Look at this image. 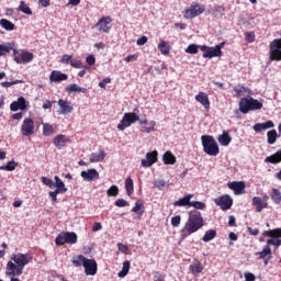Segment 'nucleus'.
Segmentation results:
<instances>
[{
    "instance_id": "9",
    "label": "nucleus",
    "mask_w": 281,
    "mask_h": 281,
    "mask_svg": "<svg viewBox=\"0 0 281 281\" xmlns=\"http://www.w3.org/2000/svg\"><path fill=\"white\" fill-rule=\"evenodd\" d=\"M139 122V116L133 112L125 113L121 120V124L117 125L119 131H126L132 124Z\"/></svg>"
},
{
    "instance_id": "12",
    "label": "nucleus",
    "mask_w": 281,
    "mask_h": 281,
    "mask_svg": "<svg viewBox=\"0 0 281 281\" xmlns=\"http://www.w3.org/2000/svg\"><path fill=\"white\" fill-rule=\"evenodd\" d=\"M258 260H263L265 267L269 265V261L273 258V254L271 252V246L266 245L262 251L255 252Z\"/></svg>"
},
{
    "instance_id": "16",
    "label": "nucleus",
    "mask_w": 281,
    "mask_h": 281,
    "mask_svg": "<svg viewBox=\"0 0 281 281\" xmlns=\"http://www.w3.org/2000/svg\"><path fill=\"white\" fill-rule=\"evenodd\" d=\"M83 269L86 276H95L98 273V262L95 259H86V262L83 263Z\"/></svg>"
},
{
    "instance_id": "43",
    "label": "nucleus",
    "mask_w": 281,
    "mask_h": 281,
    "mask_svg": "<svg viewBox=\"0 0 281 281\" xmlns=\"http://www.w3.org/2000/svg\"><path fill=\"white\" fill-rule=\"evenodd\" d=\"M49 135H54V125H52L49 123H44L43 124V136L49 137Z\"/></svg>"
},
{
    "instance_id": "40",
    "label": "nucleus",
    "mask_w": 281,
    "mask_h": 281,
    "mask_svg": "<svg viewBox=\"0 0 281 281\" xmlns=\"http://www.w3.org/2000/svg\"><path fill=\"white\" fill-rule=\"evenodd\" d=\"M273 203H276V205H280L281 204V192L279 189H272V193L270 194Z\"/></svg>"
},
{
    "instance_id": "58",
    "label": "nucleus",
    "mask_w": 281,
    "mask_h": 281,
    "mask_svg": "<svg viewBox=\"0 0 281 281\" xmlns=\"http://www.w3.org/2000/svg\"><path fill=\"white\" fill-rule=\"evenodd\" d=\"M114 205H116V207H126L128 205V201L124 199H117Z\"/></svg>"
},
{
    "instance_id": "6",
    "label": "nucleus",
    "mask_w": 281,
    "mask_h": 281,
    "mask_svg": "<svg viewBox=\"0 0 281 281\" xmlns=\"http://www.w3.org/2000/svg\"><path fill=\"white\" fill-rule=\"evenodd\" d=\"M77 243L78 235L74 232L60 233L55 239V244L58 245L59 247L66 244L76 245Z\"/></svg>"
},
{
    "instance_id": "60",
    "label": "nucleus",
    "mask_w": 281,
    "mask_h": 281,
    "mask_svg": "<svg viewBox=\"0 0 281 281\" xmlns=\"http://www.w3.org/2000/svg\"><path fill=\"white\" fill-rule=\"evenodd\" d=\"M86 63H87V65H89V67H93V65H95V56L89 55L86 58Z\"/></svg>"
},
{
    "instance_id": "23",
    "label": "nucleus",
    "mask_w": 281,
    "mask_h": 281,
    "mask_svg": "<svg viewBox=\"0 0 281 281\" xmlns=\"http://www.w3.org/2000/svg\"><path fill=\"white\" fill-rule=\"evenodd\" d=\"M273 126H276L273 121H267L265 123L255 124L252 126V130L255 131V133H262V131H267L268 128H273Z\"/></svg>"
},
{
    "instance_id": "10",
    "label": "nucleus",
    "mask_w": 281,
    "mask_h": 281,
    "mask_svg": "<svg viewBox=\"0 0 281 281\" xmlns=\"http://www.w3.org/2000/svg\"><path fill=\"white\" fill-rule=\"evenodd\" d=\"M214 203L225 212L227 210H232V205H234V199L231 198L229 194H224L215 198Z\"/></svg>"
},
{
    "instance_id": "56",
    "label": "nucleus",
    "mask_w": 281,
    "mask_h": 281,
    "mask_svg": "<svg viewBox=\"0 0 281 281\" xmlns=\"http://www.w3.org/2000/svg\"><path fill=\"white\" fill-rule=\"evenodd\" d=\"M172 227H179L181 225V215H176L171 217Z\"/></svg>"
},
{
    "instance_id": "51",
    "label": "nucleus",
    "mask_w": 281,
    "mask_h": 281,
    "mask_svg": "<svg viewBox=\"0 0 281 281\" xmlns=\"http://www.w3.org/2000/svg\"><path fill=\"white\" fill-rule=\"evenodd\" d=\"M108 196H117L120 194V188L117 186H112L106 191Z\"/></svg>"
},
{
    "instance_id": "64",
    "label": "nucleus",
    "mask_w": 281,
    "mask_h": 281,
    "mask_svg": "<svg viewBox=\"0 0 281 281\" xmlns=\"http://www.w3.org/2000/svg\"><path fill=\"white\" fill-rule=\"evenodd\" d=\"M146 43H148V37H146V36L143 35L142 37H139V38L137 40L136 45L142 46V45H146Z\"/></svg>"
},
{
    "instance_id": "32",
    "label": "nucleus",
    "mask_w": 281,
    "mask_h": 281,
    "mask_svg": "<svg viewBox=\"0 0 281 281\" xmlns=\"http://www.w3.org/2000/svg\"><path fill=\"white\" fill-rule=\"evenodd\" d=\"M14 52V44L7 43L0 45V56H5V54H10V52Z\"/></svg>"
},
{
    "instance_id": "15",
    "label": "nucleus",
    "mask_w": 281,
    "mask_h": 281,
    "mask_svg": "<svg viewBox=\"0 0 281 281\" xmlns=\"http://www.w3.org/2000/svg\"><path fill=\"white\" fill-rule=\"evenodd\" d=\"M111 23H113V19H111V16H103L95 24V27H99V32L109 34V32H111Z\"/></svg>"
},
{
    "instance_id": "2",
    "label": "nucleus",
    "mask_w": 281,
    "mask_h": 281,
    "mask_svg": "<svg viewBox=\"0 0 281 281\" xmlns=\"http://www.w3.org/2000/svg\"><path fill=\"white\" fill-rule=\"evenodd\" d=\"M203 227V216L201 212L194 210L189 213V218L186 222L184 226L180 231V236L182 239L188 238V236H192V234H196L199 229Z\"/></svg>"
},
{
    "instance_id": "36",
    "label": "nucleus",
    "mask_w": 281,
    "mask_h": 281,
    "mask_svg": "<svg viewBox=\"0 0 281 281\" xmlns=\"http://www.w3.org/2000/svg\"><path fill=\"white\" fill-rule=\"evenodd\" d=\"M158 49L164 56H168L170 54V45H168V42L161 41L158 44Z\"/></svg>"
},
{
    "instance_id": "57",
    "label": "nucleus",
    "mask_w": 281,
    "mask_h": 281,
    "mask_svg": "<svg viewBox=\"0 0 281 281\" xmlns=\"http://www.w3.org/2000/svg\"><path fill=\"white\" fill-rule=\"evenodd\" d=\"M245 41L247 43H254V41H256V34L254 32H247L245 34Z\"/></svg>"
},
{
    "instance_id": "4",
    "label": "nucleus",
    "mask_w": 281,
    "mask_h": 281,
    "mask_svg": "<svg viewBox=\"0 0 281 281\" xmlns=\"http://www.w3.org/2000/svg\"><path fill=\"white\" fill-rule=\"evenodd\" d=\"M201 142L203 146V151L206 155H210V157H216V155L221 153V149L218 148V143H216L214 136L202 135Z\"/></svg>"
},
{
    "instance_id": "1",
    "label": "nucleus",
    "mask_w": 281,
    "mask_h": 281,
    "mask_svg": "<svg viewBox=\"0 0 281 281\" xmlns=\"http://www.w3.org/2000/svg\"><path fill=\"white\" fill-rule=\"evenodd\" d=\"M12 261L7 262L5 274L7 276H23V270L32 261L30 254H15L11 256Z\"/></svg>"
},
{
    "instance_id": "19",
    "label": "nucleus",
    "mask_w": 281,
    "mask_h": 281,
    "mask_svg": "<svg viewBox=\"0 0 281 281\" xmlns=\"http://www.w3.org/2000/svg\"><path fill=\"white\" fill-rule=\"evenodd\" d=\"M229 190H233L234 194L239 195L245 192V182L243 181H233L227 183Z\"/></svg>"
},
{
    "instance_id": "22",
    "label": "nucleus",
    "mask_w": 281,
    "mask_h": 281,
    "mask_svg": "<svg viewBox=\"0 0 281 281\" xmlns=\"http://www.w3.org/2000/svg\"><path fill=\"white\" fill-rule=\"evenodd\" d=\"M252 205L256 207V212H262V210H267V207H269V203L263 202L260 196L252 198Z\"/></svg>"
},
{
    "instance_id": "29",
    "label": "nucleus",
    "mask_w": 281,
    "mask_h": 281,
    "mask_svg": "<svg viewBox=\"0 0 281 281\" xmlns=\"http://www.w3.org/2000/svg\"><path fill=\"white\" fill-rule=\"evenodd\" d=\"M281 161V149L278 150L276 154H272L271 156L266 157L265 162L266 164H280Z\"/></svg>"
},
{
    "instance_id": "61",
    "label": "nucleus",
    "mask_w": 281,
    "mask_h": 281,
    "mask_svg": "<svg viewBox=\"0 0 281 281\" xmlns=\"http://www.w3.org/2000/svg\"><path fill=\"white\" fill-rule=\"evenodd\" d=\"M108 85H111V78H104L101 82H99V87L101 89H106Z\"/></svg>"
},
{
    "instance_id": "31",
    "label": "nucleus",
    "mask_w": 281,
    "mask_h": 281,
    "mask_svg": "<svg viewBox=\"0 0 281 281\" xmlns=\"http://www.w3.org/2000/svg\"><path fill=\"white\" fill-rule=\"evenodd\" d=\"M87 257L85 255H79L72 258L71 262L74 267H85V263L87 262Z\"/></svg>"
},
{
    "instance_id": "41",
    "label": "nucleus",
    "mask_w": 281,
    "mask_h": 281,
    "mask_svg": "<svg viewBox=\"0 0 281 281\" xmlns=\"http://www.w3.org/2000/svg\"><path fill=\"white\" fill-rule=\"evenodd\" d=\"M214 238H216V231L210 229L205 232L204 236L202 237V240L204 243H210V240H214Z\"/></svg>"
},
{
    "instance_id": "39",
    "label": "nucleus",
    "mask_w": 281,
    "mask_h": 281,
    "mask_svg": "<svg viewBox=\"0 0 281 281\" xmlns=\"http://www.w3.org/2000/svg\"><path fill=\"white\" fill-rule=\"evenodd\" d=\"M131 270V261H124L122 270L119 272V278H126L128 271Z\"/></svg>"
},
{
    "instance_id": "25",
    "label": "nucleus",
    "mask_w": 281,
    "mask_h": 281,
    "mask_svg": "<svg viewBox=\"0 0 281 281\" xmlns=\"http://www.w3.org/2000/svg\"><path fill=\"white\" fill-rule=\"evenodd\" d=\"M195 101L202 104L204 109H210V98L207 97V93L199 92V94L195 95Z\"/></svg>"
},
{
    "instance_id": "53",
    "label": "nucleus",
    "mask_w": 281,
    "mask_h": 281,
    "mask_svg": "<svg viewBox=\"0 0 281 281\" xmlns=\"http://www.w3.org/2000/svg\"><path fill=\"white\" fill-rule=\"evenodd\" d=\"M42 181H43L44 186H47V188H50V190H54V188H56L54 180H52L50 178L43 177Z\"/></svg>"
},
{
    "instance_id": "54",
    "label": "nucleus",
    "mask_w": 281,
    "mask_h": 281,
    "mask_svg": "<svg viewBox=\"0 0 281 281\" xmlns=\"http://www.w3.org/2000/svg\"><path fill=\"white\" fill-rule=\"evenodd\" d=\"M190 207H194V210H205L206 205L203 202L191 201Z\"/></svg>"
},
{
    "instance_id": "20",
    "label": "nucleus",
    "mask_w": 281,
    "mask_h": 281,
    "mask_svg": "<svg viewBox=\"0 0 281 281\" xmlns=\"http://www.w3.org/2000/svg\"><path fill=\"white\" fill-rule=\"evenodd\" d=\"M157 155H158L157 150L147 153L146 159L142 160L143 168H150V166H153V164L157 161Z\"/></svg>"
},
{
    "instance_id": "44",
    "label": "nucleus",
    "mask_w": 281,
    "mask_h": 281,
    "mask_svg": "<svg viewBox=\"0 0 281 281\" xmlns=\"http://www.w3.org/2000/svg\"><path fill=\"white\" fill-rule=\"evenodd\" d=\"M268 144L273 145L278 139V132L276 130H271L267 132Z\"/></svg>"
},
{
    "instance_id": "17",
    "label": "nucleus",
    "mask_w": 281,
    "mask_h": 281,
    "mask_svg": "<svg viewBox=\"0 0 281 281\" xmlns=\"http://www.w3.org/2000/svg\"><path fill=\"white\" fill-rule=\"evenodd\" d=\"M80 177L83 179V181H98L100 179V172H98L97 169H88V170H82L80 172Z\"/></svg>"
},
{
    "instance_id": "30",
    "label": "nucleus",
    "mask_w": 281,
    "mask_h": 281,
    "mask_svg": "<svg viewBox=\"0 0 281 281\" xmlns=\"http://www.w3.org/2000/svg\"><path fill=\"white\" fill-rule=\"evenodd\" d=\"M104 157H106V154L104 150H100L90 155V161L91 164H98V161H103Z\"/></svg>"
},
{
    "instance_id": "49",
    "label": "nucleus",
    "mask_w": 281,
    "mask_h": 281,
    "mask_svg": "<svg viewBox=\"0 0 281 281\" xmlns=\"http://www.w3.org/2000/svg\"><path fill=\"white\" fill-rule=\"evenodd\" d=\"M19 10L20 12H23V14L32 15V9H30L24 1H21Z\"/></svg>"
},
{
    "instance_id": "21",
    "label": "nucleus",
    "mask_w": 281,
    "mask_h": 281,
    "mask_svg": "<svg viewBox=\"0 0 281 281\" xmlns=\"http://www.w3.org/2000/svg\"><path fill=\"white\" fill-rule=\"evenodd\" d=\"M68 78L69 76L67 74H63L60 70H53L49 75L50 82H65Z\"/></svg>"
},
{
    "instance_id": "13",
    "label": "nucleus",
    "mask_w": 281,
    "mask_h": 281,
    "mask_svg": "<svg viewBox=\"0 0 281 281\" xmlns=\"http://www.w3.org/2000/svg\"><path fill=\"white\" fill-rule=\"evenodd\" d=\"M57 104L59 106V115H69V113H74V104L71 101L59 99Z\"/></svg>"
},
{
    "instance_id": "18",
    "label": "nucleus",
    "mask_w": 281,
    "mask_h": 281,
    "mask_svg": "<svg viewBox=\"0 0 281 281\" xmlns=\"http://www.w3.org/2000/svg\"><path fill=\"white\" fill-rule=\"evenodd\" d=\"M27 109V101L23 97H19L16 101L10 104V111H25Z\"/></svg>"
},
{
    "instance_id": "55",
    "label": "nucleus",
    "mask_w": 281,
    "mask_h": 281,
    "mask_svg": "<svg viewBox=\"0 0 281 281\" xmlns=\"http://www.w3.org/2000/svg\"><path fill=\"white\" fill-rule=\"evenodd\" d=\"M156 124L157 123L155 121H150L148 123L149 126L144 127L143 133H153V131H155Z\"/></svg>"
},
{
    "instance_id": "48",
    "label": "nucleus",
    "mask_w": 281,
    "mask_h": 281,
    "mask_svg": "<svg viewBox=\"0 0 281 281\" xmlns=\"http://www.w3.org/2000/svg\"><path fill=\"white\" fill-rule=\"evenodd\" d=\"M70 65L75 69H87V66H85V64H82V60H80V59H72L70 61Z\"/></svg>"
},
{
    "instance_id": "52",
    "label": "nucleus",
    "mask_w": 281,
    "mask_h": 281,
    "mask_svg": "<svg viewBox=\"0 0 281 281\" xmlns=\"http://www.w3.org/2000/svg\"><path fill=\"white\" fill-rule=\"evenodd\" d=\"M23 83V80H14V81H3L1 82V87H3L4 89H8L10 87H14V85H21Z\"/></svg>"
},
{
    "instance_id": "26",
    "label": "nucleus",
    "mask_w": 281,
    "mask_h": 281,
    "mask_svg": "<svg viewBox=\"0 0 281 281\" xmlns=\"http://www.w3.org/2000/svg\"><path fill=\"white\" fill-rule=\"evenodd\" d=\"M67 136L59 134L57 136H55L53 143L56 146V148H58V150H61L63 148H65V144H67Z\"/></svg>"
},
{
    "instance_id": "63",
    "label": "nucleus",
    "mask_w": 281,
    "mask_h": 281,
    "mask_svg": "<svg viewBox=\"0 0 281 281\" xmlns=\"http://www.w3.org/2000/svg\"><path fill=\"white\" fill-rule=\"evenodd\" d=\"M154 281H166V277L161 274L160 272H156L154 274Z\"/></svg>"
},
{
    "instance_id": "59",
    "label": "nucleus",
    "mask_w": 281,
    "mask_h": 281,
    "mask_svg": "<svg viewBox=\"0 0 281 281\" xmlns=\"http://www.w3.org/2000/svg\"><path fill=\"white\" fill-rule=\"evenodd\" d=\"M72 60H74V59H71V55H63L60 63H61L63 65H71V61H72Z\"/></svg>"
},
{
    "instance_id": "42",
    "label": "nucleus",
    "mask_w": 281,
    "mask_h": 281,
    "mask_svg": "<svg viewBox=\"0 0 281 281\" xmlns=\"http://www.w3.org/2000/svg\"><path fill=\"white\" fill-rule=\"evenodd\" d=\"M0 26L3 27V30H7L8 32H12V30H14V23L5 19L0 20Z\"/></svg>"
},
{
    "instance_id": "5",
    "label": "nucleus",
    "mask_w": 281,
    "mask_h": 281,
    "mask_svg": "<svg viewBox=\"0 0 281 281\" xmlns=\"http://www.w3.org/2000/svg\"><path fill=\"white\" fill-rule=\"evenodd\" d=\"M223 47H225V43H221L214 47L202 45L200 49L203 52V58H218L223 56Z\"/></svg>"
},
{
    "instance_id": "37",
    "label": "nucleus",
    "mask_w": 281,
    "mask_h": 281,
    "mask_svg": "<svg viewBox=\"0 0 281 281\" xmlns=\"http://www.w3.org/2000/svg\"><path fill=\"white\" fill-rule=\"evenodd\" d=\"M190 271L193 273V276H196V273H202L203 272V265L201 262L195 261L192 265H190Z\"/></svg>"
},
{
    "instance_id": "7",
    "label": "nucleus",
    "mask_w": 281,
    "mask_h": 281,
    "mask_svg": "<svg viewBox=\"0 0 281 281\" xmlns=\"http://www.w3.org/2000/svg\"><path fill=\"white\" fill-rule=\"evenodd\" d=\"M13 56L14 61L18 65H27V63H32V60H34V54L23 49H13Z\"/></svg>"
},
{
    "instance_id": "62",
    "label": "nucleus",
    "mask_w": 281,
    "mask_h": 281,
    "mask_svg": "<svg viewBox=\"0 0 281 281\" xmlns=\"http://www.w3.org/2000/svg\"><path fill=\"white\" fill-rule=\"evenodd\" d=\"M144 207V204L140 201H137L134 205V207L132 209V212H139Z\"/></svg>"
},
{
    "instance_id": "14",
    "label": "nucleus",
    "mask_w": 281,
    "mask_h": 281,
    "mask_svg": "<svg viewBox=\"0 0 281 281\" xmlns=\"http://www.w3.org/2000/svg\"><path fill=\"white\" fill-rule=\"evenodd\" d=\"M21 133L24 137L34 135V121L32 119H24L21 126Z\"/></svg>"
},
{
    "instance_id": "45",
    "label": "nucleus",
    "mask_w": 281,
    "mask_h": 281,
    "mask_svg": "<svg viewBox=\"0 0 281 281\" xmlns=\"http://www.w3.org/2000/svg\"><path fill=\"white\" fill-rule=\"evenodd\" d=\"M154 188H157V190H166V188H170V184L165 180L157 179L154 181Z\"/></svg>"
},
{
    "instance_id": "47",
    "label": "nucleus",
    "mask_w": 281,
    "mask_h": 281,
    "mask_svg": "<svg viewBox=\"0 0 281 281\" xmlns=\"http://www.w3.org/2000/svg\"><path fill=\"white\" fill-rule=\"evenodd\" d=\"M268 247H271L273 245L274 247H280L281 246V237H272L267 240Z\"/></svg>"
},
{
    "instance_id": "24",
    "label": "nucleus",
    "mask_w": 281,
    "mask_h": 281,
    "mask_svg": "<svg viewBox=\"0 0 281 281\" xmlns=\"http://www.w3.org/2000/svg\"><path fill=\"white\" fill-rule=\"evenodd\" d=\"M192 194H187L183 198H180L179 200H177L176 202H173L175 207H186L191 205L192 201Z\"/></svg>"
},
{
    "instance_id": "28",
    "label": "nucleus",
    "mask_w": 281,
    "mask_h": 281,
    "mask_svg": "<svg viewBox=\"0 0 281 281\" xmlns=\"http://www.w3.org/2000/svg\"><path fill=\"white\" fill-rule=\"evenodd\" d=\"M67 93H87V89L82 88L76 83L66 87Z\"/></svg>"
},
{
    "instance_id": "35",
    "label": "nucleus",
    "mask_w": 281,
    "mask_h": 281,
    "mask_svg": "<svg viewBox=\"0 0 281 281\" xmlns=\"http://www.w3.org/2000/svg\"><path fill=\"white\" fill-rule=\"evenodd\" d=\"M162 160H164L165 164H169L171 166L177 164V158L170 151H167V153L164 154Z\"/></svg>"
},
{
    "instance_id": "27",
    "label": "nucleus",
    "mask_w": 281,
    "mask_h": 281,
    "mask_svg": "<svg viewBox=\"0 0 281 281\" xmlns=\"http://www.w3.org/2000/svg\"><path fill=\"white\" fill-rule=\"evenodd\" d=\"M217 142L221 144V146H229V144H232V136H229V133L224 131L222 135L217 137Z\"/></svg>"
},
{
    "instance_id": "3",
    "label": "nucleus",
    "mask_w": 281,
    "mask_h": 281,
    "mask_svg": "<svg viewBox=\"0 0 281 281\" xmlns=\"http://www.w3.org/2000/svg\"><path fill=\"white\" fill-rule=\"evenodd\" d=\"M262 106V102L258 99H254V97H246L239 101V111L244 113V115L249 113V111H260Z\"/></svg>"
},
{
    "instance_id": "11",
    "label": "nucleus",
    "mask_w": 281,
    "mask_h": 281,
    "mask_svg": "<svg viewBox=\"0 0 281 281\" xmlns=\"http://www.w3.org/2000/svg\"><path fill=\"white\" fill-rule=\"evenodd\" d=\"M205 12V7L194 2L189 9H187L183 13L184 19H194L200 14Z\"/></svg>"
},
{
    "instance_id": "46",
    "label": "nucleus",
    "mask_w": 281,
    "mask_h": 281,
    "mask_svg": "<svg viewBox=\"0 0 281 281\" xmlns=\"http://www.w3.org/2000/svg\"><path fill=\"white\" fill-rule=\"evenodd\" d=\"M54 181L55 188H57V190H61V192H67V187H65V182L61 181L60 177L55 176Z\"/></svg>"
},
{
    "instance_id": "8",
    "label": "nucleus",
    "mask_w": 281,
    "mask_h": 281,
    "mask_svg": "<svg viewBox=\"0 0 281 281\" xmlns=\"http://www.w3.org/2000/svg\"><path fill=\"white\" fill-rule=\"evenodd\" d=\"M269 59L281 60V38H276L269 44Z\"/></svg>"
},
{
    "instance_id": "34",
    "label": "nucleus",
    "mask_w": 281,
    "mask_h": 281,
    "mask_svg": "<svg viewBox=\"0 0 281 281\" xmlns=\"http://www.w3.org/2000/svg\"><path fill=\"white\" fill-rule=\"evenodd\" d=\"M16 166H19V162L14 160L8 161L4 166L0 167V170H5L7 172H12L16 170Z\"/></svg>"
},
{
    "instance_id": "33",
    "label": "nucleus",
    "mask_w": 281,
    "mask_h": 281,
    "mask_svg": "<svg viewBox=\"0 0 281 281\" xmlns=\"http://www.w3.org/2000/svg\"><path fill=\"white\" fill-rule=\"evenodd\" d=\"M262 236L270 238H281V228H276L272 231H265Z\"/></svg>"
},
{
    "instance_id": "50",
    "label": "nucleus",
    "mask_w": 281,
    "mask_h": 281,
    "mask_svg": "<svg viewBox=\"0 0 281 281\" xmlns=\"http://www.w3.org/2000/svg\"><path fill=\"white\" fill-rule=\"evenodd\" d=\"M199 47L201 48V46H199L196 44H190L186 48V54H199Z\"/></svg>"
},
{
    "instance_id": "38",
    "label": "nucleus",
    "mask_w": 281,
    "mask_h": 281,
    "mask_svg": "<svg viewBox=\"0 0 281 281\" xmlns=\"http://www.w3.org/2000/svg\"><path fill=\"white\" fill-rule=\"evenodd\" d=\"M125 190H126L127 196H131V194H133V192H135V187L133 184V179L126 178V180H125Z\"/></svg>"
}]
</instances>
